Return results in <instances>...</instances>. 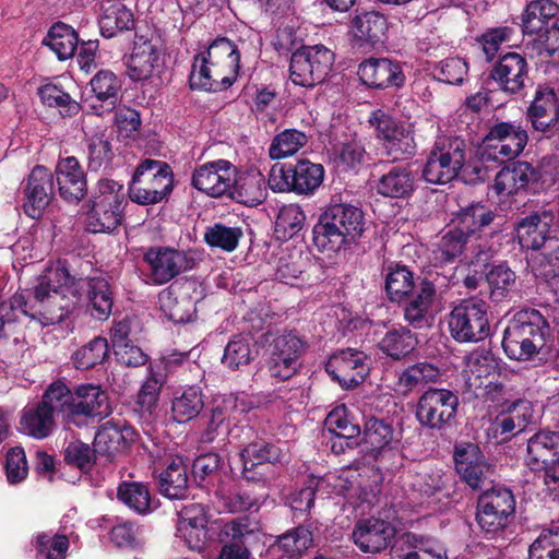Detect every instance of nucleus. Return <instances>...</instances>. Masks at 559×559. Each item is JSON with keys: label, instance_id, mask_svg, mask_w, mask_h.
<instances>
[{"label": "nucleus", "instance_id": "4", "mask_svg": "<svg viewBox=\"0 0 559 559\" xmlns=\"http://www.w3.org/2000/svg\"><path fill=\"white\" fill-rule=\"evenodd\" d=\"M364 230L362 212L349 204H333L314 225L313 242L321 251L336 252L355 241Z\"/></svg>", "mask_w": 559, "mask_h": 559}, {"label": "nucleus", "instance_id": "11", "mask_svg": "<svg viewBox=\"0 0 559 559\" xmlns=\"http://www.w3.org/2000/svg\"><path fill=\"white\" fill-rule=\"evenodd\" d=\"M459 407V396L451 390L430 388L418 399L415 416L421 427L443 430L452 425Z\"/></svg>", "mask_w": 559, "mask_h": 559}, {"label": "nucleus", "instance_id": "59", "mask_svg": "<svg viewBox=\"0 0 559 559\" xmlns=\"http://www.w3.org/2000/svg\"><path fill=\"white\" fill-rule=\"evenodd\" d=\"M242 235L240 227L226 226L224 224L216 223L213 226L207 227L204 234V240L210 247L231 252L238 247Z\"/></svg>", "mask_w": 559, "mask_h": 559}, {"label": "nucleus", "instance_id": "51", "mask_svg": "<svg viewBox=\"0 0 559 559\" xmlns=\"http://www.w3.org/2000/svg\"><path fill=\"white\" fill-rule=\"evenodd\" d=\"M495 218V213L481 204H472L462 209L456 219V228L466 237H471L488 226Z\"/></svg>", "mask_w": 559, "mask_h": 559}, {"label": "nucleus", "instance_id": "39", "mask_svg": "<svg viewBox=\"0 0 559 559\" xmlns=\"http://www.w3.org/2000/svg\"><path fill=\"white\" fill-rule=\"evenodd\" d=\"M158 302L168 320L175 323L190 322L197 312L195 304L188 294L178 295L173 286L158 294Z\"/></svg>", "mask_w": 559, "mask_h": 559}, {"label": "nucleus", "instance_id": "53", "mask_svg": "<svg viewBox=\"0 0 559 559\" xmlns=\"http://www.w3.org/2000/svg\"><path fill=\"white\" fill-rule=\"evenodd\" d=\"M32 544L36 559H66L69 539L64 535L41 532L34 535Z\"/></svg>", "mask_w": 559, "mask_h": 559}, {"label": "nucleus", "instance_id": "22", "mask_svg": "<svg viewBox=\"0 0 559 559\" xmlns=\"http://www.w3.org/2000/svg\"><path fill=\"white\" fill-rule=\"evenodd\" d=\"M73 425L83 426L87 418H103L111 413L107 393L96 384H81L74 389Z\"/></svg>", "mask_w": 559, "mask_h": 559}, {"label": "nucleus", "instance_id": "56", "mask_svg": "<svg viewBox=\"0 0 559 559\" xmlns=\"http://www.w3.org/2000/svg\"><path fill=\"white\" fill-rule=\"evenodd\" d=\"M37 94L45 106L57 108L62 116L71 117L80 110V104L53 83L41 85Z\"/></svg>", "mask_w": 559, "mask_h": 559}, {"label": "nucleus", "instance_id": "20", "mask_svg": "<svg viewBox=\"0 0 559 559\" xmlns=\"http://www.w3.org/2000/svg\"><path fill=\"white\" fill-rule=\"evenodd\" d=\"M404 320L414 329L432 325L439 311L436 287L432 283L423 281L418 288L406 296Z\"/></svg>", "mask_w": 559, "mask_h": 559}, {"label": "nucleus", "instance_id": "21", "mask_svg": "<svg viewBox=\"0 0 559 559\" xmlns=\"http://www.w3.org/2000/svg\"><path fill=\"white\" fill-rule=\"evenodd\" d=\"M362 352L347 348L333 354L326 362V372L343 388L349 389L364 381L368 368Z\"/></svg>", "mask_w": 559, "mask_h": 559}, {"label": "nucleus", "instance_id": "60", "mask_svg": "<svg viewBox=\"0 0 559 559\" xmlns=\"http://www.w3.org/2000/svg\"><path fill=\"white\" fill-rule=\"evenodd\" d=\"M109 347L106 338L97 336L79 348L72 356L78 369H90L104 361L108 356Z\"/></svg>", "mask_w": 559, "mask_h": 559}, {"label": "nucleus", "instance_id": "23", "mask_svg": "<svg viewBox=\"0 0 559 559\" xmlns=\"http://www.w3.org/2000/svg\"><path fill=\"white\" fill-rule=\"evenodd\" d=\"M53 192L52 174L44 166L31 171L25 187L24 211L32 218L41 216L49 205Z\"/></svg>", "mask_w": 559, "mask_h": 559}, {"label": "nucleus", "instance_id": "64", "mask_svg": "<svg viewBox=\"0 0 559 559\" xmlns=\"http://www.w3.org/2000/svg\"><path fill=\"white\" fill-rule=\"evenodd\" d=\"M252 360L251 338L239 336L228 342L222 362L231 370L239 369Z\"/></svg>", "mask_w": 559, "mask_h": 559}, {"label": "nucleus", "instance_id": "7", "mask_svg": "<svg viewBox=\"0 0 559 559\" xmlns=\"http://www.w3.org/2000/svg\"><path fill=\"white\" fill-rule=\"evenodd\" d=\"M266 367L270 376L278 380L292 378L301 366L307 343L293 332H267L263 335Z\"/></svg>", "mask_w": 559, "mask_h": 559}, {"label": "nucleus", "instance_id": "31", "mask_svg": "<svg viewBox=\"0 0 559 559\" xmlns=\"http://www.w3.org/2000/svg\"><path fill=\"white\" fill-rule=\"evenodd\" d=\"M537 180L535 168L527 162H516L503 167L492 186L497 195L509 197L524 190L530 182Z\"/></svg>", "mask_w": 559, "mask_h": 559}, {"label": "nucleus", "instance_id": "57", "mask_svg": "<svg viewBox=\"0 0 559 559\" xmlns=\"http://www.w3.org/2000/svg\"><path fill=\"white\" fill-rule=\"evenodd\" d=\"M308 142V136L296 129H286L272 141L269 155L272 159H282L296 154Z\"/></svg>", "mask_w": 559, "mask_h": 559}, {"label": "nucleus", "instance_id": "42", "mask_svg": "<svg viewBox=\"0 0 559 559\" xmlns=\"http://www.w3.org/2000/svg\"><path fill=\"white\" fill-rule=\"evenodd\" d=\"M44 44H46L60 60H67L73 57L78 48L79 38L71 26L58 22L50 27L47 37L44 39Z\"/></svg>", "mask_w": 559, "mask_h": 559}, {"label": "nucleus", "instance_id": "36", "mask_svg": "<svg viewBox=\"0 0 559 559\" xmlns=\"http://www.w3.org/2000/svg\"><path fill=\"white\" fill-rule=\"evenodd\" d=\"M312 532L305 526H298L280 536L266 550V558H294L300 556L312 545Z\"/></svg>", "mask_w": 559, "mask_h": 559}, {"label": "nucleus", "instance_id": "33", "mask_svg": "<svg viewBox=\"0 0 559 559\" xmlns=\"http://www.w3.org/2000/svg\"><path fill=\"white\" fill-rule=\"evenodd\" d=\"M189 461L182 456L170 457L166 467L158 474L160 492L169 499H181L188 490Z\"/></svg>", "mask_w": 559, "mask_h": 559}, {"label": "nucleus", "instance_id": "28", "mask_svg": "<svg viewBox=\"0 0 559 559\" xmlns=\"http://www.w3.org/2000/svg\"><path fill=\"white\" fill-rule=\"evenodd\" d=\"M393 536V526L378 519L360 521L353 531L354 543L361 551L371 554L385 549Z\"/></svg>", "mask_w": 559, "mask_h": 559}, {"label": "nucleus", "instance_id": "35", "mask_svg": "<svg viewBox=\"0 0 559 559\" xmlns=\"http://www.w3.org/2000/svg\"><path fill=\"white\" fill-rule=\"evenodd\" d=\"M55 428V417L50 409L41 403L26 405L20 418V430L35 439L41 440L50 436Z\"/></svg>", "mask_w": 559, "mask_h": 559}, {"label": "nucleus", "instance_id": "47", "mask_svg": "<svg viewBox=\"0 0 559 559\" xmlns=\"http://www.w3.org/2000/svg\"><path fill=\"white\" fill-rule=\"evenodd\" d=\"M413 288V273L405 265L396 263L388 266L385 289L391 301L400 302L412 293Z\"/></svg>", "mask_w": 559, "mask_h": 559}, {"label": "nucleus", "instance_id": "34", "mask_svg": "<svg viewBox=\"0 0 559 559\" xmlns=\"http://www.w3.org/2000/svg\"><path fill=\"white\" fill-rule=\"evenodd\" d=\"M265 194L264 176L259 170L251 169L240 175L235 171V185L227 197L245 205L254 206L263 202Z\"/></svg>", "mask_w": 559, "mask_h": 559}, {"label": "nucleus", "instance_id": "25", "mask_svg": "<svg viewBox=\"0 0 559 559\" xmlns=\"http://www.w3.org/2000/svg\"><path fill=\"white\" fill-rule=\"evenodd\" d=\"M361 82L370 87L384 88L389 86H402L405 75L400 62L388 58H369L358 68Z\"/></svg>", "mask_w": 559, "mask_h": 559}, {"label": "nucleus", "instance_id": "29", "mask_svg": "<svg viewBox=\"0 0 559 559\" xmlns=\"http://www.w3.org/2000/svg\"><path fill=\"white\" fill-rule=\"evenodd\" d=\"M60 197L68 202H78L86 193L87 186L83 169L75 157L59 160L56 167Z\"/></svg>", "mask_w": 559, "mask_h": 559}, {"label": "nucleus", "instance_id": "49", "mask_svg": "<svg viewBox=\"0 0 559 559\" xmlns=\"http://www.w3.org/2000/svg\"><path fill=\"white\" fill-rule=\"evenodd\" d=\"M399 441L393 427L383 419L369 418L365 424L364 442L373 452H379Z\"/></svg>", "mask_w": 559, "mask_h": 559}, {"label": "nucleus", "instance_id": "40", "mask_svg": "<svg viewBox=\"0 0 559 559\" xmlns=\"http://www.w3.org/2000/svg\"><path fill=\"white\" fill-rule=\"evenodd\" d=\"M203 394L198 386H188L175 393L171 402V417L177 423L195 418L203 409Z\"/></svg>", "mask_w": 559, "mask_h": 559}, {"label": "nucleus", "instance_id": "14", "mask_svg": "<svg viewBox=\"0 0 559 559\" xmlns=\"http://www.w3.org/2000/svg\"><path fill=\"white\" fill-rule=\"evenodd\" d=\"M527 143V133L521 126L510 122L493 124L483 142V157L503 163L515 158Z\"/></svg>", "mask_w": 559, "mask_h": 559}, {"label": "nucleus", "instance_id": "45", "mask_svg": "<svg viewBox=\"0 0 559 559\" xmlns=\"http://www.w3.org/2000/svg\"><path fill=\"white\" fill-rule=\"evenodd\" d=\"M134 25L133 14L122 3H112L104 9L99 19L100 33L106 38L114 37L118 32L128 31Z\"/></svg>", "mask_w": 559, "mask_h": 559}, {"label": "nucleus", "instance_id": "17", "mask_svg": "<svg viewBox=\"0 0 559 559\" xmlns=\"http://www.w3.org/2000/svg\"><path fill=\"white\" fill-rule=\"evenodd\" d=\"M453 460L460 478L473 489H480L492 475V466L475 443L461 442L456 444Z\"/></svg>", "mask_w": 559, "mask_h": 559}, {"label": "nucleus", "instance_id": "8", "mask_svg": "<svg viewBox=\"0 0 559 559\" xmlns=\"http://www.w3.org/2000/svg\"><path fill=\"white\" fill-rule=\"evenodd\" d=\"M465 151L466 142L461 138H438L424 166V179L429 183L445 185L459 178Z\"/></svg>", "mask_w": 559, "mask_h": 559}, {"label": "nucleus", "instance_id": "54", "mask_svg": "<svg viewBox=\"0 0 559 559\" xmlns=\"http://www.w3.org/2000/svg\"><path fill=\"white\" fill-rule=\"evenodd\" d=\"M439 376V369L433 365L418 362L401 372L397 384L400 390L406 394L418 386L435 382Z\"/></svg>", "mask_w": 559, "mask_h": 559}, {"label": "nucleus", "instance_id": "38", "mask_svg": "<svg viewBox=\"0 0 559 559\" xmlns=\"http://www.w3.org/2000/svg\"><path fill=\"white\" fill-rule=\"evenodd\" d=\"M415 187V175L408 166L391 167L378 181L377 191L389 198H405Z\"/></svg>", "mask_w": 559, "mask_h": 559}, {"label": "nucleus", "instance_id": "16", "mask_svg": "<svg viewBox=\"0 0 559 559\" xmlns=\"http://www.w3.org/2000/svg\"><path fill=\"white\" fill-rule=\"evenodd\" d=\"M236 167L226 159L199 165L192 174V186L212 198L227 197L235 185Z\"/></svg>", "mask_w": 559, "mask_h": 559}, {"label": "nucleus", "instance_id": "63", "mask_svg": "<svg viewBox=\"0 0 559 559\" xmlns=\"http://www.w3.org/2000/svg\"><path fill=\"white\" fill-rule=\"evenodd\" d=\"M468 237H466L460 229L454 227L444 234L433 250L435 260L440 263L452 262L455 258L460 257L463 252Z\"/></svg>", "mask_w": 559, "mask_h": 559}, {"label": "nucleus", "instance_id": "10", "mask_svg": "<svg viewBox=\"0 0 559 559\" xmlns=\"http://www.w3.org/2000/svg\"><path fill=\"white\" fill-rule=\"evenodd\" d=\"M369 122L381 141L384 154L392 160L407 158L415 154L416 143L412 123L396 121L380 109L371 112Z\"/></svg>", "mask_w": 559, "mask_h": 559}, {"label": "nucleus", "instance_id": "3", "mask_svg": "<svg viewBox=\"0 0 559 559\" xmlns=\"http://www.w3.org/2000/svg\"><path fill=\"white\" fill-rule=\"evenodd\" d=\"M549 336L546 318L536 309H522L504 330L502 347L510 359L525 361L545 348Z\"/></svg>", "mask_w": 559, "mask_h": 559}, {"label": "nucleus", "instance_id": "46", "mask_svg": "<svg viewBox=\"0 0 559 559\" xmlns=\"http://www.w3.org/2000/svg\"><path fill=\"white\" fill-rule=\"evenodd\" d=\"M120 206H108L100 201H93V206L87 214V229L91 233H105L115 230L121 223Z\"/></svg>", "mask_w": 559, "mask_h": 559}, {"label": "nucleus", "instance_id": "58", "mask_svg": "<svg viewBox=\"0 0 559 559\" xmlns=\"http://www.w3.org/2000/svg\"><path fill=\"white\" fill-rule=\"evenodd\" d=\"M533 419L532 404L526 400H518L509 407L508 415L498 419L501 433H518L523 431Z\"/></svg>", "mask_w": 559, "mask_h": 559}, {"label": "nucleus", "instance_id": "41", "mask_svg": "<svg viewBox=\"0 0 559 559\" xmlns=\"http://www.w3.org/2000/svg\"><path fill=\"white\" fill-rule=\"evenodd\" d=\"M51 414H62L68 425L73 424L72 413L74 404V390L71 391L63 382H52L45 391L41 401Z\"/></svg>", "mask_w": 559, "mask_h": 559}, {"label": "nucleus", "instance_id": "27", "mask_svg": "<svg viewBox=\"0 0 559 559\" xmlns=\"http://www.w3.org/2000/svg\"><path fill=\"white\" fill-rule=\"evenodd\" d=\"M527 73L526 59L518 52H509L502 56L493 67L491 78L501 90L515 94L524 87Z\"/></svg>", "mask_w": 559, "mask_h": 559}, {"label": "nucleus", "instance_id": "5", "mask_svg": "<svg viewBox=\"0 0 559 559\" xmlns=\"http://www.w3.org/2000/svg\"><path fill=\"white\" fill-rule=\"evenodd\" d=\"M526 465L537 473L542 498L559 501V432L543 430L531 437Z\"/></svg>", "mask_w": 559, "mask_h": 559}, {"label": "nucleus", "instance_id": "62", "mask_svg": "<svg viewBox=\"0 0 559 559\" xmlns=\"http://www.w3.org/2000/svg\"><path fill=\"white\" fill-rule=\"evenodd\" d=\"M328 430L338 438L353 439L360 433V428L355 424L345 405H338L333 408L325 418Z\"/></svg>", "mask_w": 559, "mask_h": 559}, {"label": "nucleus", "instance_id": "15", "mask_svg": "<svg viewBox=\"0 0 559 559\" xmlns=\"http://www.w3.org/2000/svg\"><path fill=\"white\" fill-rule=\"evenodd\" d=\"M144 261L150 267V277L155 285H163L190 271L195 265L192 252L170 247H152L144 254Z\"/></svg>", "mask_w": 559, "mask_h": 559}, {"label": "nucleus", "instance_id": "9", "mask_svg": "<svg viewBox=\"0 0 559 559\" xmlns=\"http://www.w3.org/2000/svg\"><path fill=\"white\" fill-rule=\"evenodd\" d=\"M515 513L513 492L504 486H493L484 491L477 501L476 522L487 535L503 532Z\"/></svg>", "mask_w": 559, "mask_h": 559}, {"label": "nucleus", "instance_id": "26", "mask_svg": "<svg viewBox=\"0 0 559 559\" xmlns=\"http://www.w3.org/2000/svg\"><path fill=\"white\" fill-rule=\"evenodd\" d=\"M556 215L552 210H542L522 218L516 226V237L523 249L538 250L549 237Z\"/></svg>", "mask_w": 559, "mask_h": 559}, {"label": "nucleus", "instance_id": "1", "mask_svg": "<svg viewBox=\"0 0 559 559\" xmlns=\"http://www.w3.org/2000/svg\"><path fill=\"white\" fill-rule=\"evenodd\" d=\"M80 282L64 266L47 267L34 286L35 304L28 306L23 294H15L9 302L0 305V337L8 334L15 320L29 317L41 326L64 322L76 309L80 300Z\"/></svg>", "mask_w": 559, "mask_h": 559}, {"label": "nucleus", "instance_id": "44", "mask_svg": "<svg viewBox=\"0 0 559 559\" xmlns=\"http://www.w3.org/2000/svg\"><path fill=\"white\" fill-rule=\"evenodd\" d=\"M87 299L91 314L97 320H106L112 309L114 299L109 283L102 277H95L87 283Z\"/></svg>", "mask_w": 559, "mask_h": 559}, {"label": "nucleus", "instance_id": "18", "mask_svg": "<svg viewBox=\"0 0 559 559\" xmlns=\"http://www.w3.org/2000/svg\"><path fill=\"white\" fill-rule=\"evenodd\" d=\"M242 475L248 481L267 484L273 477L274 462L281 460V449L263 440L253 441L240 452Z\"/></svg>", "mask_w": 559, "mask_h": 559}, {"label": "nucleus", "instance_id": "55", "mask_svg": "<svg viewBox=\"0 0 559 559\" xmlns=\"http://www.w3.org/2000/svg\"><path fill=\"white\" fill-rule=\"evenodd\" d=\"M486 281L490 290V298L493 301H501L513 289L516 275L506 263H499L489 269Z\"/></svg>", "mask_w": 559, "mask_h": 559}, {"label": "nucleus", "instance_id": "6", "mask_svg": "<svg viewBox=\"0 0 559 559\" xmlns=\"http://www.w3.org/2000/svg\"><path fill=\"white\" fill-rule=\"evenodd\" d=\"M174 188L170 166L162 160L144 159L135 168L129 183V197L138 204L162 202Z\"/></svg>", "mask_w": 559, "mask_h": 559}, {"label": "nucleus", "instance_id": "19", "mask_svg": "<svg viewBox=\"0 0 559 559\" xmlns=\"http://www.w3.org/2000/svg\"><path fill=\"white\" fill-rule=\"evenodd\" d=\"M126 66L133 81L147 80L158 74L163 67V52L158 41L144 35H135Z\"/></svg>", "mask_w": 559, "mask_h": 559}, {"label": "nucleus", "instance_id": "24", "mask_svg": "<svg viewBox=\"0 0 559 559\" xmlns=\"http://www.w3.org/2000/svg\"><path fill=\"white\" fill-rule=\"evenodd\" d=\"M90 85L94 94L87 100L90 110L97 116L111 112L120 98L121 80L110 70H100L92 78Z\"/></svg>", "mask_w": 559, "mask_h": 559}, {"label": "nucleus", "instance_id": "13", "mask_svg": "<svg viewBox=\"0 0 559 559\" xmlns=\"http://www.w3.org/2000/svg\"><path fill=\"white\" fill-rule=\"evenodd\" d=\"M334 62V53L322 45L302 47L290 58V80L294 84L311 87L324 81Z\"/></svg>", "mask_w": 559, "mask_h": 559}, {"label": "nucleus", "instance_id": "43", "mask_svg": "<svg viewBox=\"0 0 559 559\" xmlns=\"http://www.w3.org/2000/svg\"><path fill=\"white\" fill-rule=\"evenodd\" d=\"M294 192L310 194L318 189L324 178V168L321 164L308 159H300L293 164Z\"/></svg>", "mask_w": 559, "mask_h": 559}, {"label": "nucleus", "instance_id": "32", "mask_svg": "<svg viewBox=\"0 0 559 559\" xmlns=\"http://www.w3.org/2000/svg\"><path fill=\"white\" fill-rule=\"evenodd\" d=\"M133 429L124 423L109 420L103 424L96 432L94 449L99 454L111 456L123 451L133 440Z\"/></svg>", "mask_w": 559, "mask_h": 559}, {"label": "nucleus", "instance_id": "12", "mask_svg": "<svg viewBox=\"0 0 559 559\" xmlns=\"http://www.w3.org/2000/svg\"><path fill=\"white\" fill-rule=\"evenodd\" d=\"M487 304L479 299L463 300L448 320L452 337L462 343L479 342L489 335Z\"/></svg>", "mask_w": 559, "mask_h": 559}, {"label": "nucleus", "instance_id": "2", "mask_svg": "<svg viewBox=\"0 0 559 559\" xmlns=\"http://www.w3.org/2000/svg\"><path fill=\"white\" fill-rule=\"evenodd\" d=\"M240 70L238 46L226 37L215 39L193 58L189 76L194 90L218 91L231 86Z\"/></svg>", "mask_w": 559, "mask_h": 559}, {"label": "nucleus", "instance_id": "37", "mask_svg": "<svg viewBox=\"0 0 559 559\" xmlns=\"http://www.w3.org/2000/svg\"><path fill=\"white\" fill-rule=\"evenodd\" d=\"M386 28L385 17L374 11L360 13L352 22V33L358 46L381 41Z\"/></svg>", "mask_w": 559, "mask_h": 559}, {"label": "nucleus", "instance_id": "61", "mask_svg": "<svg viewBox=\"0 0 559 559\" xmlns=\"http://www.w3.org/2000/svg\"><path fill=\"white\" fill-rule=\"evenodd\" d=\"M530 559H559V525L544 528L528 550Z\"/></svg>", "mask_w": 559, "mask_h": 559}, {"label": "nucleus", "instance_id": "30", "mask_svg": "<svg viewBox=\"0 0 559 559\" xmlns=\"http://www.w3.org/2000/svg\"><path fill=\"white\" fill-rule=\"evenodd\" d=\"M533 128L540 132L552 131L559 121V102L552 88L539 87L528 109Z\"/></svg>", "mask_w": 559, "mask_h": 559}, {"label": "nucleus", "instance_id": "50", "mask_svg": "<svg viewBox=\"0 0 559 559\" xmlns=\"http://www.w3.org/2000/svg\"><path fill=\"white\" fill-rule=\"evenodd\" d=\"M416 344L417 340L409 330L399 328L388 331L379 343V347L393 359H400L409 354Z\"/></svg>", "mask_w": 559, "mask_h": 559}, {"label": "nucleus", "instance_id": "52", "mask_svg": "<svg viewBox=\"0 0 559 559\" xmlns=\"http://www.w3.org/2000/svg\"><path fill=\"white\" fill-rule=\"evenodd\" d=\"M252 408V402L246 396H225L216 400L211 412V417L215 423L229 425L231 421H238L239 417Z\"/></svg>", "mask_w": 559, "mask_h": 559}, {"label": "nucleus", "instance_id": "48", "mask_svg": "<svg viewBox=\"0 0 559 559\" xmlns=\"http://www.w3.org/2000/svg\"><path fill=\"white\" fill-rule=\"evenodd\" d=\"M118 499L139 514H146L153 510L148 488L136 481H123L118 487Z\"/></svg>", "mask_w": 559, "mask_h": 559}]
</instances>
